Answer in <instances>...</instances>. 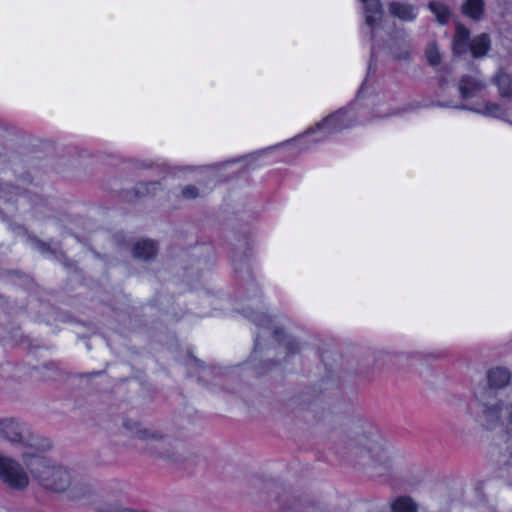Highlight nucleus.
<instances>
[{"mask_svg":"<svg viewBox=\"0 0 512 512\" xmlns=\"http://www.w3.org/2000/svg\"><path fill=\"white\" fill-rule=\"evenodd\" d=\"M474 421L488 430L498 427L506 428L497 443L499 464L501 476L512 478V403H496L486 406L482 414L477 415Z\"/></svg>","mask_w":512,"mask_h":512,"instance_id":"1","label":"nucleus"},{"mask_svg":"<svg viewBox=\"0 0 512 512\" xmlns=\"http://www.w3.org/2000/svg\"><path fill=\"white\" fill-rule=\"evenodd\" d=\"M22 459L32 477L44 488L59 492L69 486L71 481L69 472L45 458L37 448L35 439L29 440L25 445Z\"/></svg>","mask_w":512,"mask_h":512,"instance_id":"2","label":"nucleus"},{"mask_svg":"<svg viewBox=\"0 0 512 512\" xmlns=\"http://www.w3.org/2000/svg\"><path fill=\"white\" fill-rule=\"evenodd\" d=\"M367 110L356 108L355 105L340 109L319 122L315 127L307 130L303 135L296 137L287 143V146L306 147V143H317L328 136L350 128L357 123H364L367 120Z\"/></svg>","mask_w":512,"mask_h":512,"instance_id":"3","label":"nucleus"},{"mask_svg":"<svg viewBox=\"0 0 512 512\" xmlns=\"http://www.w3.org/2000/svg\"><path fill=\"white\" fill-rule=\"evenodd\" d=\"M350 447L356 455L368 457L379 464L387 463L392 455L391 446L373 427L355 433Z\"/></svg>","mask_w":512,"mask_h":512,"instance_id":"4","label":"nucleus"},{"mask_svg":"<svg viewBox=\"0 0 512 512\" xmlns=\"http://www.w3.org/2000/svg\"><path fill=\"white\" fill-rule=\"evenodd\" d=\"M510 381V372L504 368H494L488 372V382L490 388L475 391L474 398L471 399L466 407L465 413L475 420L476 416L482 414L486 406L496 403H507L506 401H489L492 394V388L499 389L505 387Z\"/></svg>","mask_w":512,"mask_h":512,"instance_id":"5","label":"nucleus"},{"mask_svg":"<svg viewBox=\"0 0 512 512\" xmlns=\"http://www.w3.org/2000/svg\"><path fill=\"white\" fill-rule=\"evenodd\" d=\"M251 320L259 327V334L255 339V350L261 343L260 339L271 335L288 353H295L299 349V344L291 337H286L282 329L275 324L274 320L264 312H257L250 316Z\"/></svg>","mask_w":512,"mask_h":512,"instance_id":"6","label":"nucleus"},{"mask_svg":"<svg viewBox=\"0 0 512 512\" xmlns=\"http://www.w3.org/2000/svg\"><path fill=\"white\" fill-rule=\"evenodd\" d=\"M490 47V40L486 34H481L475 37L471 42L469 41V31L457 24L455 37L453 40V51L456 54L465 53L468 48L474 57L484 56Z\"/></svg>","mask_w":512,"mask_h":512,"instance_id":"7","label":"nucleus"},{"mask_svg":"<svg viewBox=\"0 0 512 512\" xmlns=\"http://www.w3.org/2000/svg\"><path fill=\"white\" fill-rule=\"evenodd\" d=\"M0 480L12 489L23 490L29 485V476L14 459L0 452Z\"/></svg>","mask_w":512,"mask_h":512,"instance_id":"8","label":"nucleus"},{"mask_svg":"<svg viewBox=\"0 0 512 512\" xmlns=\"http://www.w3.org/2000/svg\"><path fill=\"white\" fill-rule=\"evenodd\" d=\"M137 438L147 442L148 447L162 457H169L164 450L169 445V441L165 435L158 429L146 427L137 431Z\"/></svg>","mask_w":512,"mask_h":512,"instance_id":"9","label":"nucleus"},{"mask_svg":"<svg viewBox=\"0 0 512 512\" xmlns=\"http://www.w3.org/2000/svg\"><path fill=\"white\" fill-rule=\"evenodd\" d=\"M362 6L364 21L367 28L374 31L380 27L384 11L380 0H358Z\"/></svg>","mask_w":512,"mask_h":512,"instance_id":"10","label":"nucleus"},{"mask_svg":"<svg viewBox=\"0 0 512 512\" xmlns=\"http://www.w3.org/2000/svg\"><path fill=\"white\" fill-rule=\"evenodd\" d=\"M465 108L477 114H481L483 116L490 118L504 120L512 124V114L509 112L508 109L502 107L497 103L490 101H482L473 103L470 106H466Z\"/></svg>","mask_w":512,"mask_h":512,"instance_id":"11","label":"nucleus"},{"mask_svg":"<svg viewBox=\"0 0 512 512\" xmlns=\"http://www.w3.org/2000/svg\"><path fill=\"white\" fill-rule=\"evenodd\" d=\"M388 11L392 17L404 22L414 21L418 15L417 8L413 4L399 0L389 2Z\"/></svg>","mask_w":512,"mask_h":512,"instance_id":"12","label":"nucleus"},{"mask_svg":"<svg viewBox=\"0 0 512 512\" xmlns=\"http://www.w3.org/2000/svg\"><path fill=\"white\" fill-rule=\"evenodd\" d=\"M23 425L13 418H0V434L10 442H21Z\"/></svg>","mask_w":512,"mask_h":512,"instance_id":"13","label":"nucleus"},{"mask_svg":"<svg viewBox=\"0 0 512 512\" xmlns=\"http://www.w3.org/2000/svg\"><path fill=\"white\" fill-rule=\"evenodd\" d=\"M484 83L477 77H464L459 84V91L465 100L473 99L484 90Z\"/></svg>","mask_w":512,"mask_h":512,"instance_id":"14","label":"nucleus"},{"mask_svg":"<svg viewBox=\"0 0 512 512\" xmlns=\"http://www.w3.org/2000/svg\"><path fill=\"white\" fill-rule=\"evenodd\" d=\"M156 253V245L151 240H139L134 244L133 256L138 259L147 260Z\"/></svg>","mask_w":512,"mask_h":512,"instance_id":"15","label":"nucleus"},{"mask_svg":"<svg viewBox=\"0 0 512 512\" xmlns=\"http://www.w3.org/2000/svg\"><path fill=\"white\" fill-rule=\"evenodd\" d=\"M495 85L498 87L501 97H512V78L509 74L500 71L494 79Z\"/></svg>","mask_w":512,"mask_h":512,"instance_id":"16","label":"nucleus"},{"mask_svg":"<svg viewBox=\"0 0 512 512\" xmlns=\"http://www.w3.org/2000/svg\"><path fill=\"white\" fill-rule=\"evenodd\" d=\"M429 10L435 15L440 24H445L449 21L451 11L448 6L440 1H431L428 5Z\"/></svg>","mask_w":512,"mask_h":512,"instance_id":"17","label":"nucleus"},{"mask_svg":"<svg viewBox=\"0 0 512 512\" xmlns=\"http://www.w3.org/2000/svg\"><path fill=\"white\" fill-rule=\"evenodd\" d=\"M483 0H466L462 10L465 15L473 19H479L483 12Z\"/></svg>","mask_w":512,"mask_h":512,"instance_id":"18","label":"nucleus"},{"mask_svg":"<svg viewBox=\"0 0 512 512\" xmlns=\"http://www.w3.org/2000/svg\"><path fill=\"white\" fill-rule=\"evenodd\" d=\"M392 512H416L417 505L410 497H399L391 504Z\"/></svg>","mask_w":512,"mask_h":512,"instance_id":"19","label":"nucleus"},{"mask_svg":"<svg viewBox=\"0 0 512 512\" xmlns=\"http://www.w3.org/2000/svg\"><path fill=\"white\" fill-rule=\"evenodd\" d=\"M426 58L431 65H438L441 61V55L435 43L427 46L425 51Z\"/></svg>","mask_w":512,"mask_h":512,"instance_id":"20","label":"nucleus"},{"mask_svg":"<svg viewBox=\"0 0 512 512\" xmlns=\"http://www.w3.org/2000/svg\"><path fill=\"white\" fill-rule=\"evenodd\" d=\"M182 196L186 199H194L200 196V193L195 186H186L182 190Z\"/></svg>","mask_w":512,"mask_h":512,"instance_id":"21","label":"nucleus"},{"mask_svg":"<svg viewBox=\"0 0 512 512\" xmlns=\"http://www.w3.org/2000/svg\"><path fill=\"white\" fill-rule=\"evenodd\" d=\"M391 54L394 58L405 59L409 55V49L405 48L402 53H397L394 49H391Z\"/></svg>","mask_w":512,"mask_h":512,"instance_id":"22","label":"nucleus"},{"mask_svg":"<svg viewBox=\"0 0 512 512\" xmlns=\"http://www.w3.org/2000/svg\"><path fill=\"white\" fill-rule=\"evenodd\" d=\"M390 113H387V112H384L383 110H379L377 112V117H385V116H389Z\"/></svg>","mask_w":512,"mask_h":512,"instance_id":"23","label":"nucleus"},{"mask_svg":"<svg viewBox=\"0 0 512 512\" xmlns=\"http://www.w3.org/2000/svg\"><path fill=\"white\" fill-rule=\"evenodd\" d=\"M148 186L151 187L152 190L154 191L156 189V187H157V183H151Z\"/></svg>","mask_w":512,"mask_h":512,"instance_id":"24","label":"nucleus"},{"mask_svg":"<svg viewBox=\"0 0 512 512\" xmlns=\"http://www.w3.org/2000/svg\"><path fill=\"white\" fill-rule=\"evenodd\" d=\"M363 93V87L361 88L360 92L358 93L357 95V99H359L361 97V94Z\"/></svg>","mask_w":512,"mask_h":512,"instance_id":"25","label":"nucleus"},{"mask_svg":"<svg viewBox=\"0 0 512 512\" xmlns=\"http://www.w3.org/2000/svg\"><path fill=\"white\" fill-rule=\"evenodd\" d=\"M2 193V189L0 188V194Z\"/></svg>","mask_w":512,"mask_h":512,"instance_id":"26","label":"nucleus"}]
</instances>
